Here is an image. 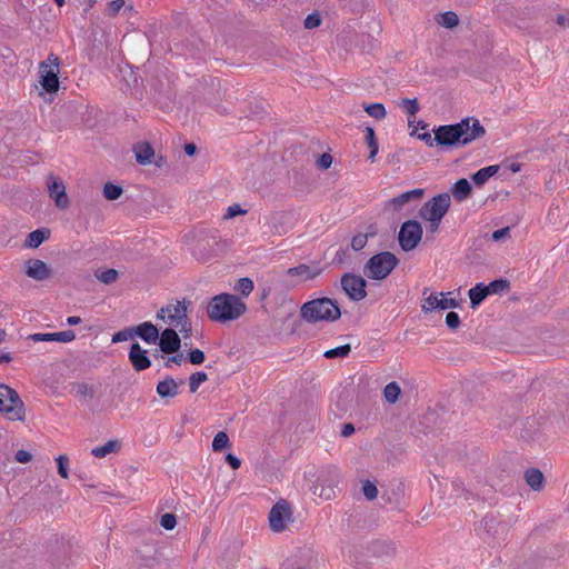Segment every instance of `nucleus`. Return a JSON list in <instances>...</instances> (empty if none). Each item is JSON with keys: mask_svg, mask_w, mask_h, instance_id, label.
Segmentation results:
<instances>
[{"mask_svg": "<svg viewBox=\"0 0 569 569\" xmlns=\"http://www.w3.org/2000/svg\"><path fill=\"white\" fill-rule=\"evenodd\" d=\"M399 264L398 257L390 251H381L370 257L363 266V274L371 280L386 279Z\"/></svg>", "mask_w": 569, "mask_h": 569, "instance_id": "obj_4", "label": "nucleus"}, {"mask_svg": "<svg viewBox=\"0 0 569 569\" xmlns=\"http://www.w3.org/2000/svg\"><path fill=\"white\" fill-rule=\"evenodd\" d=\"M29 340L33 342H71L76 339V333L73 330H64L60 332H46V333H32L28 337Z\"/></svg>", "mask_w": 569, "mask_h": 569, "instance_id": "obj_17", "label": "nucleus"}, {"mask_svg": "<svg viewBox=\"0 0 569 569\" xmlns=\"http://www.w3.org/2000/svg\"><path fill=\"white\" fill-rule=\"evenodd\" d=\"M129 360L136 371H143L151 367V360L148 357V351L143 349L138 342H133L129 350Z\"/></svg>", "mask_w": 569, "mask_h": 569, "instance_id": "obj_16", "label": "nucleus"}, {"mask_svg": "<svg viewBox=\"0 0 569 569\" xmlns=\"http://www.w3.org/2000/svg\"><path fill=\"white\" fill-rule=\"evenodd\" d=\"M96 277L99 281H101L104 284H111L116 282L119 278V272L116 269H107L99 273H96Z\"/></svg>", "mask_w": 569, "mask_h": 569, "instance_id": "obj_43", "label": "nucleus"}, {"mask_svg": "<svg viewBox=\"0 0 569 569\" xmlns=\"http://www.w3.org/2000/svg\"><path fill=\"white\" fill-rule=\"evenodd\" d=\"M367 242H368V236H365V233H358L352 237L350 246H351L352 250L360 251L361 249H363L366 247Z\"/></svg>", "mask_w": 569, "mask_h": 569, "instance_id": "obj_50", "label": "nucleus"}, {"mask_svg": "<svg viewBox=\"0 0 569 569\" xmlns=\"http://www.w3.org/2000/svg\"><path fill=\"white\" fill-rule=\"evenodd\" d=\"M425 194V190L421 188L412 189L406 192L400 193L397 197H393L389 200V206L392 207L395 211H400L402 207L411 200L421 199Z\"/></svg>", "mask_w": 569, "mask_h": 569, "instance_id": "obj_19", "label": "nucleus"}, {"mask_svg": "<svg viewBox=\"0 0 569 569\" xmlns=\"http://www.w3.org/2000/svg\"><path fill=\"white\" fill-rule=\"evenodd\" d=\"M157 342L160 351L166 355L177 353L181 348V338L173 328H166L162 330Z\"/></svg>", "mask_w": 569, "mask_h": 569, "instance_id": "obj_13", "label": "nucleus"}, {"mask_svg": "<svg viewBox=\"0 0 569 569\" xmlns=\"http://www.w3.org/2000/svg\"><path fill=\"white\" fill-rule=\"evenodd\" d=\"M226 462L233 469H239L241 466V460L236 457L233 453H227L226 455Z\"/></svg>", "mask_w": 569, "mask_h": 569, "instance_id": "obj_63", "label": "nucleus"}, {"mask_svg": "<svg viewBox=\"0 0 569 569\" xmlns=\"http://www.w3.org/2000/svg\"><path fill=\"white\" fill-rule=\"evenodd\" d=\"M50 229L40 228L28 233L24 247L36 249L50 238Z\"/></svg>", "mask_w": 569, "mask_h": 569, "instance_id": "obj_25", "label": "nucleus"}, {"mask_svg": "<svg viewBox=\"0 0 569 569\" xmlns=\"http://www.w3.org/2000/svg\"><path fill=\"white\" fill-rule=\"evenodd\" d=\"M183 360H184L183 353L178 351L177 353H173L172 356H170L166 359L164 367L171 368L172 365H181V362Z\"/></svg>", "mask_w": 569, "mask_h": 569, "instance_id": "obj_58", "label": "nucleus"}, {"mask_svg": "<svg viewBox=\"0 0 569 569\" xmlns=\"http://www.w3.org/2000/svg\"><path fill=\"white\" fill-rule=\"evenodd\" d=\"M365 111L372 118L377 120H381L387 116V110L382 103L376 102L366 104Z\"/></svg>", "mask_w": 569, "mask_h": 569, "instance_id": "obj_38", "label": "nucleus"}, {"mask_svg": "<svg viewBox=\"0 0 569 569\" xmlns=\"http://www.w3.org/2000/svg\"><path fill=\"white\" fill-rule=\"evenodd\" d=\"M24 273L33 280L43 281L52 276V270L40 259H29L24 263Z\"/></svg>", "mask_w": 569, "mask_h": 569, "instance_id": "obj_15", "label": "nucleus"}, {"mask_svg": "<svg viewBox=\"0 0 569 569\" xmlns=\"http://www.w3.org/2000/svg\"><path fill=\"white\" fill-rule=\"evenodd\" d=\"M247 312V305L240 297L222 292L212 297L207 307L210 320L226 323L239 319Z\"/></svg>", "mask_w": 569, "mask_h": 569, "instance_id": "obj_2", "label": "nucleus"}, {"mask_svg": "<svg viewBox=\"0 0 569 569\" xmlns=\"http://www.w3.org/2000/svg\"><path fill=\"white\" fill-rule=\"evenodd\" d=\"M322 18L319 12H311L309 13L303 22V26L306 29H313L321 24Z\"/></svg>", "mask_w": 569, "mask_h": 569, "instance_id": "obj_49", "label": "nucleus"}, {"mask_svg": "<svg viewBox=\"0 0 569 569\" xmlns=\"http://www.w3.org/2000/svg\"><path fill=\"white\" fill-rule=\"evenodd\" d=\"M485 289L488 291V296L508 292L510 290V281L506 278H498L485 284Z\"/></svg>", "mask_w": 569, "mask_h": 569, "instance_id": "obj_31", "label": "nucleus"}, {"mask_svg": "<svg viewBox=\"0 0 569 569\" xmlns=\"http://www.w3.org/2000/svg\"><path fill=\"white\" fill-rule=\"evenodd\" d=\"M421 219L429 222V226L427 228L428 233L433 234L438 231L441 220L433 219V218H421Z\"/></svg>", "mask_w": 569, "mask_h": 569, "instance_id": "obj_62", "label": "nucleus"}, {"mask_svg": "<svg viewBox=\"0 0 569 569\" xmlns=\"http://www.w3.org/2000/svg\"><path fill=\"white\" fill-rule=\"evenodd\" d=\"M189 306H191V301L187 299L177 301V303H169L157 311L156 318L163 321L168 318L170 321V317L176 315L177 309L184 308L187 310Z\"/></svg>", "mask_w": 569, "mask_h": 569, "instance_id": "obj_28", "label": "nucleus"}, {"mask_svg": "<svg viewBox=\"0 0 569 569\" xmlns=\"http://www.w3.org/2000/svg\"><path fill=\"white\" fill-rule=\"evenodd\" d=\"M120 449L118 440H109L102 446L92 449L91 453L97 458H103L111 452H117Z\"/></svg>", "mask_w": 569, "mask_h": 569, "instance_id": "obj_32", "label": "nucleus"}, {"mask_svg": "<svg viewBox=\"0 0 569 569\" xmlns=\"http://www.w3.org/2000/svg\"><path fill=\"white\" fill-rule=\"evenodd\" d=\"M437 22L447 29H452L459 24V17L453 11H447L439 14Z\"/></svg>", "mask_w": 569, "mask_h": 569, "instance_id": "obj_35", "label": "nucleus"}, {"mask_svg": "<svg viewBox=\"0 0 569 569\" xmlns=\"http://www.w3.org/2000/svg\"><path fill=\"white\" fill-rule=\"evenodd\" d=\"M47 188L49 197L54 201L58 209L66 210L70 206L69 197L66 192V186L61 178L49 173L47 176Z\"/></svg>", "mask_w": 569, "mask_h": 569, "instance_id": "obj_11", "label": "nucleus"}, {"mask_svg": "<svg viewBox=\"0 0 569 569\" xmlns=\"http://www.w3.org/2000/svg\"><path fill=\"white\" fill-rule=\"evenodd\" d=\"M208 380V376L203 371H197L189 377V389L190 392L194 393L199 389L200 385Z\"/></svg>", "mask_w": 569, "mask_h": 569, "instance_id": "obj_42", "label": "nucleus"}, {"mask_svg": "<svg viewBox=\"0 0 569 569\" xmlns=\"http://www.w3.org/2000/svg\"><path fill=\"white\" fill-rule=\"evenodd\" d=\"M133 337H134V333H133L132 327H127L120 331H117L112 336L111 341H112V343H118V342L127 341Z\"/></svg>", "mask_w": 569, "mask_h": 569, "instance_id": "obj_46", "label": "nucleus"}, {"mask_svg": "<svg viewBox=\"0 0 569 569\" xmlns=\"http://www.w3.org/2000/svg\"><path fill=\"white\" fill-rule=\"evenodd\" d=\"M527 485L535 491H540L545 485V476L538 468H529L525 471Z\"/></svg>", "mask_w": 569, "mask_h": 569, "instance_id": "obj_26", "label": "nucleus"}, {"mask_svg": "<svg viewBox=\"0 0 569 569\" xmlns=\"http://www.w3.org/2000/svg\"><path fill=\"white\" fill-rule=\"evenodd\" d=\"M460 318L456 311H449L446 316V325L449 329L456 330L460 327Z\"/></svg>", "mask_w": 569, "mask_h": 569, "instance_id": "obj_54", "label": "nucleus"}, {"mask_svg": "<svg viewBox=\"0 0 569 569\" xmlns=\"http://www.w3.org/2000/svg\"><path fill=\"white\" fill-rule=\"evenodd\" d=\"M133 152L136 161L141 166L151 163V158L154 156V149L149 142H138L133 146Z\"/></svg>", "mask_w": 569, "mask_h": 569, "instance_id": "obj_24", "label": "nucleus"}, {"mask_svg": "<svg viewBox=\"0 0 569 569\" xmlns=\"http://www.w3.org/2000/svg\"><path fill=\"white\" fill-rule=\"evenodd\" d=\"M451 206V197L448 192L439 193L426 201L419 209L420 218H433L442 220Z\"/></svg>", "mask_w": 569, "mask_h": 569, "instance_id": "obj_8", "label": "nucleus"}, {"mask_svg": "<svg viewBox=\"0 0 569 569\" xmlns=\"http://www.w3.org/2000/svg\"><path fill=\"white\" fill-rule=\"evenodd\" d=\"M499 169H500V166H498V164H492V166L481 168L471 176V180L477 187H481L491 177H493L496 173H498Z\"/></svg>", "mask_w": 569, "mask_h": 569, "instance_id": "obj_29", "label": "nucleus"}, {"mask_svg": "<svg viewBox=\"0 0 569 569\" xmlns=\"http://www.w3.org/2000/svg\"><path fill=\"white\" fill-rule=\"evenodd\" d=\"M76 388H77V393L81 397L92 399L96 395L94 389L86 382L77 383Z\"/></svg>", "mask_w": 569, "mask_h": 569, "instance_id": "obj_51", "label": "nucleus"}, {"mask_svg": "<svg viewBox=\"0 0 569 569\" xmlns=\"http://www.w3.org/2000/svg\"><path fill=\"white\" fill-rule=\"evenodd\" d=\"M321 272H322V268H320L318 266V263H316L313 267L301 263V264H298L296 267H291L288 269L289 276H292V277L298 276L303 281L312 280L316 277H318Z\"/></svg>", "mask_w": 569, "mask_h": 569, "instance_id": "obj_21", "label": "nucleus"}, {"mask_svg": "<svg viewBox=\"0 0 569 569\" xmlns=\"http://www.w3.org/2000/svg\"><path fill=\"white\" fill-rule=\"evenodd\" d=\"M432 133L436 147L455 149L482 138L486 134V129L477 118L467 117L457 123L435 127Z\"/></svg>", "mask_w": 569, "mask_h": 569, "instance_id": "obj_1", "label": "nucleus"}, {"mask_svg": "<svg viewBox=\"0 0 569 569\" xmlns=\"http://www.w3.org/2000/svg\"><path fill=\"white\" fill-rule=\"evenodd\" d=\"M410 136L411 137H417V139L423 141L428 147H435L436 146V143H435V136L432 137L431 132H429V131H426V132H422V133H418L417 129H413L410 132Z\"/></svg>", "mask_w": 569, "mask_h": 569, "instance_id": "obj_53", "label": "nucleus"}, {"mask_svg": "<svg viewBox=\"0 0 569 569\" xmlns=\"http://www.w3.org/2000/svg\"><path fill=\"white\" fill-rule=\"evenodd\" d=\"M14 459L20 463H28L32 460V455L27 450L20 449L16 452Z\"/></svg>", "mask_w": 569, "mask_h": 569, "instance_id": "obj_60", "label": "nucleus"}, {"mask_svg": "<svg viewBox=\"0 0 569 569\" xmlns=\"http://www.w3.org/2000/svg\"><path fill=\"white\" fill-rule=\"evenodd\" d=\"M356 431L355 426L351 422H347L342 426V429L340 431L341 437L348 438L351 435H353Z\"/></svg>", "mask_w": 569, "mask_h": 569, "instance_id": "obj_64", "label": "nucleus"}, {"mask_svg": "<svg viewBox=\"0 0 569 569\" xmlns=\"http://www.w3.org/2000/svg\"><path fill=\"white\" fill-rule=\"evenodd\" d=\"M170 323L180 326V332L183 335L184 339H189L192 336V323L184 308L176 310V315L170 317Z\"/></svg>", "mask_w": 569, "mask_h": 569, "instance_id": "obj_20", "label": "nucleus"}, {"mask_svg": "<svg viewBox=\"0 0 569 569\" xmlns=\"http://www.w3.org/2000/svg\"><path fill=\"white\" fill-rule=\"evenodd\" d=\"M341 289L351 301H361L367 297V280L353 272H346L340 280Z\"/></svg>", "mask_w": 569, "mask_h": 569, "instance_id": "obj_9", "label": "nucleus"}, {"mask_svg": "<svg viewBox=\"0 0 569 569\" xmlns=\"http://www.w3.org/2000/svg\"><path fill=\"white\" fill-rule=\"evenodd\" d=\"M451 191L457 201H463L471 196L472 186L466 178H461L453 183Z\"/></svg>", "mask_w": 569, "mask_h": 569, "instance_id": "obj_27", "label": "nucleus"}, {"mask_svg": "<svg viewBox=\"0 0 569 569\" xmlns=\"http://www.w3.org/2000/svg\"><path fill=\"white\" fill-rule=\"evenodd\" d=\"M59 64L60 59L51 53L47 61H41L39 66L40 84L47 93H56L59 90Z\"/></svg>", "mask_w": 569, "mask_h": 569, "instance_id": "obj_6", "label": "nucleus"}, {"mask_svg": "<svg viewBox=\"0 0 569 569\" xmlns=\"http://www.w3.org/2000/svg\"><path fill=\"white\" fill-rule=\"evenodd\" d=\"M177 525V517L174 513L167 512L160 517V526L166 530H172Z\"/></svg>", "mask_w": 569, "mask_h": 569, "instance_id": "obj_48", "label": "nucleus"}, {"mask_svg": "<svg viewBox=\"0 0 569 569\" xmlns=\"http://www.w3.org/2000/svg\"><path fill=\"white\" fill-rule=\"evenodd\" d=\"M349 257V248H340L335 256L333 262L342 264Z\"/></svg>", "mask_w": 569, "mask_h": 569, "instance_id": "obj_61", "label": "nucleus"}, {"mask_svg": "<svg viewBox=\"0 0 569 569\" xmlns=\"http://www.w3.org/2000/svg\"><path fill=\"white\" fill-rule=\"evenodd\" d=\"M509 237H510V227H505V228L495 230L491 233V239L493 241H501V240H503L506 238H509Z\"/></svg>", "mask_w": 569, "mask_h": 569, "instance_id": "obj_59", "label": "nucleus"}, {"mask_svg": "<svg viewBox=\"0 0 569 569\" xmlns=\"http://www.w3.org/2000/svg\"><path fill=\"white\" fill-rule=\"evenodd\" d=\"M156 391L162 399L173 398L179 393V383L171 376H167L158 382Z\"/></svg>", "mask_w": 569, "mask_h": 569, "instance_id": "obj_22", "label": "nucleus"}, {"mask_svg": "<svg viewBox=\"0 0 569 569\" xmlns=\"http://www.w3.org/2000/svg\"><path fill=\"white\" fill-rule=\"evenodd\" d=\"M138 553L139 569H162L166 566L156 549H153L152 553H142L141 551H138Z\"/></svg>", "mask_w": 569, "mask_h": 569, "instance_id": "obj_23", "label": "nucleus"}, {"mask_svg": "<svg viewBox=\"0 0 569 569\" xmlns=\"http://www.w3.org/2000/svg\"><path fill=\"white\" fill-rule=\"evenodd\" d=\"M422 233V226L419 221L415 219L405 221L400 226L398 233V242L400 248L406 252L412 251L420 243Z\"/></svg>", "mask_w": 569, "mask_h": 569, "instance_id": "obj_7", "label": "nucleus"}, {"mask_svg": "<svg viewBox=\"0 0 569 569\" xmlns=\"http://www.w3.org/2000/svg\"><path fill=\"white\" fill-rule=\"evenodd\" d=\"M4 390V396H7L6 401L9 405H4L3 413L9 417L11 420H24V403L20 399L19 393L13 388H1Z\"/></svg>", "mask_w": 569, "mask_h": 569, "instance_id": "obj_12", "label": "nucleus"}, {"mask_svg": "<svg viewBox=\"0 0 569 569\" xmlns=\"http://www.w3.org/2000/svg\"><path fill=\"white\" fill-rule=\"evenodd\" d=\"M230 447L229 436L224 431H219L212 440V450L221 452Z\"/></svg>", "mask_w": 569, "mask_h": 569, "instance_id": "obj_37", "label": "nucleus"}, {"mask_svg": "<svg viewBox=\"0 0 569 569\" xmlns=\"http://www.w3.org/2000/svg\"><path fill=\"white\" fill-rule=\"evenodd\" d=\"M332 156L328 152H323L317 160V167L320 170H327L331 167Z\"/></svg>", "mask_w": 569, "mask_h": 569, "instance_id": "obj_56", "label": "nucleus"}, {"mask_svg": "<svg viewBox=\"0 0 569 569\" xmlns=\"http://www.w3.org/2000/svg\"><path fill=\"white\" fill-rule=\"evenodd\" d=\"M361 490H362V493L366 497V499L369 500V501H372L378 496V488H377V486L372 481H370L368 479L362 482Z\"/></svg>", "mask_w": 569, "mask_h": 569, "instance_id": "obj_45", "label": "nucleus"}, {"mask_svg": "<svg viewBox=\"0 0 569 569\" xmlns=\"http://www.w3.org/2000/svg\"><path fill=\"white\" fill-rule=\"evenodd\" d=\"M292 516L291 505L280 499L277 501L269 512V525L273 532H282L286 529L287 520H290Z\"/></svg>", "mask_w": 569, "mask_h": 569, "instance_id": "obj_10", "label": "nucleus"}, {"mask_svg": "<svg viewBox=\"0 0 569 569\" xmlns=\"http://www.w3.org/2000/svg\"><path fill=\"white\" fill-rule=\"evenodd\" d=\"M134 337H139L148 345L157 343L160 338L159 329L151 321H144L132 327Z\"/></svg>", "mask_w": 569, "mask_h": 569, "instance_id": "obj_18", "label": "nucleus"}, {"mask_svg": "<svg viewBox=\"0 0 569 569\" xmlns=\"http://www.w3.org/2000/svg\"><path fill=\"white\" fill-rule=\"evenodd\" d=\"M401 395V388L396 381L389 382L383 390L387 402L396 403Z\"/></svg>", "mask_w": 569, "mask_h": 569, "instance_id": "obj_34", "label": "nucleus"}, {"mask_svg": "<svg viewBox=\"0 0 569 569\" xmlns=\"http://www.w3.org/2000/svg\"><path fill=\"white\" fill-rule=\"evenodd\" d=\"M102 193L107 200H110V201L118 200L121 197V194L123 193V188L120 184L107 182L103 186Z\"/></svg>", "mask_w": 569, "mask_h": 569, "instance_id": "obj_36", "label": "nucleus"}, {"mask_svg": "<svg viewBox=\"0 0 569 569\" xmlns=\"http://www.w3.org/2000/svg\"><path fill=\"white\" fill-rule=\"evenodd\" d=\"M439 298L437 293H431L423 300V305L421 306L422 311L425 313L432 312L435 310H446L449 308H458L459 301L456 299H447L445 298V293L440 292Z\"/></svg>", "mask_w": 569, "mask_h": 569, "instance_id": "obj_14", "label": "nucleus"}, {"mask_svg": "<svg viewBox=\"0 0 569 569\" xmlns=\"http://www.w3.org/2000/svg\"><path fill=\"white\" fill-rule=\"evenodd\" d=\"M365 132H366V142L370 149L368 159L370 161H373L375 157L377 156L378 150H379V144H378V140L376 137V132H375L373 128H371V127H366Z\"/></svg>", "mask_w": 569, "mask_h": 569, "instance_id": "obj_33", "label": "nucleus"}, {"mask_svg": "<svg viewBox=\"0 0 569 569\" xmlns=\"http://www.w3.org/2000/svg\"><path fill=\"white\" fill-rule=\"evenodd\" d=\"M58 473L61 478L67 479L69 477V458L67 455H60L56 458Z\"/></svg>", "mask_w": 569, "mask_h": 569, "instance_id": "obj_44", "label": "nucleus"}, {"mask_svg": "<svg viewBox=\"0 0 569 569\" xmlns=\"http://www.w3.org/2000/svg\"><path fill=\"white\" fill-rule=\"evenodd\" d=\"M254 289L252 279L248 277L240 278L234 286V290L239 291L242 296L248 297Z\"/></svg>", "mask_w": 569, "mask_h": 569, "instance_id": "obj_40", "label": "nucleus"}, {"mask_svg": "<svg viewBox=\"0 0 569 569\" xmlns=\"http://www.w3.org/2000/svg\"><path fill=\"white\" fill-rule=\"evenodd\" d=\"M350 351H351V346L349 343H346V345H341L339 347L327 350L323 353V356L327 359L346 358L349 356Z\"/></svg>", "mask_w": 569, "mask_h": 569, "instance_id": "obj_39", "label": "nucleus"}, {"mask_svg": "<svg viewBox=\"0 0 569 569\" xmlns=\"http://www.w3.org/2000/svg\"><path fill=\"white\" fill-rule=\"evenodd\" d=\"M124 0H112L108 3L106 13L109 17H116L119 11L124 7Z\"/></svg>", "mask_w": 569, "mask_h": 569, "instance_id": "obj_52", "label": "nucleus"}, {"mask_svg": "<svg viewBox=\"0 0 569 569\" xmlns=\"http://www.w3.org/2000/svg\"><path fill=\"white\" fill-rule=\"evenodd\" d=\"M300 316L308 323L333 322L340 319L341 309L336 299L321 297L305 302Z\"/></svg>", "mask_w": 569, "mask_h": 569, "instance_id": "obj_3", "label": "nucleus"}, {"mask_svg": "<svg viewBox=\"0 0 569 569\" xmlns=\"http://www.w3.org/2000/svg\"><path fill=\"white\" fill-rule=\"evenodd\" d=\"M403 490H405L403 483L399 482L397 485V489L393 490V492H392L393 497L388 496V499H387L388 502L395 503L396 506L400 505L401 498L403 497Z\"/></svg>", "mask_w": 569, "mask_h": 569, "instance_id": "obj_55", "label": "nucleus"}, {"mask_svg": "<svg viewBox=\"0 0 569 569\" xmlns=\"http://www.w3.org/2000/svg\"><path fill=\"white\" fill-rule=\"evenodd\" d=\"M188 361L191 363V365H196V366H199V365H202L206 360V355L202 350L196 348V349H191L189 352H188V357H187Z\"/></svg>", "mask_w": 569, "mask_h": 569, "instance_id": "obj_47", "label": "nucleus"}, {"mask_svg": "<svg viewBox=\"0 0 569 569\" xmlns=\"http://www.w3.org/2000/svg\"><path fill=\"white\" fill-rule=\"evenodd\" d=\"M399 106L410 116V117H415L419 110H420V106H419V102L417 100V98H413V99H410V98H405L400 101Z\"/></svg>", "mask_w": 569, "mask_h": 569, "instance_id": "obj_41", "label": "nucleus"}, {"mask_svg": "<svg viewBox=\"0 0 569 569\" xmlns=\"http://www.w3.org/2000/svg\"><path fill=\"white\" fill-rule=\"evenodd\" d=\"M340 472L333 466H328L319 471V475L311 487L312 493L325 500H330L336 496V488L340 482Z\"/></svg>", "mask_w": 569, "mask_h": 569, "instance_id": "obj_5", "label": "nucleus"}, {"mask_svg": "<svg viewBox=\"0 0 569 569\" xmlns=\"http://www.w3.org/2000/svg\"><path fill=\"white\" fill-rule=\"evenodd\" d=\"M247 211L244 209H242L240 204L234 203L227 209V213L224 214V218L231 219L237 216L244 214Z\"/></svg>", "mask_w": 569, "mask_h": 569, "instance_id": "obj_57", "label": "nucleus"}, {"mask_svg": "<svg viewBox=\"0 0 569 569\" xmlns=\"http://www.w3.org/2000/svg\"><path fill=\"white\" fill-rule=\"evenodd\" d=\"M470 299V307L476 309L488 297V291L485 289V283L479 282L468 291Z\"/></svg>", "mask_w": 569, "mask_h": 569, "instance_id": "obj_30", "label": "nucleus"}]
</instances>
